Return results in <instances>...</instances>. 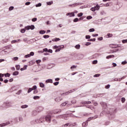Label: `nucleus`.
I'll list each match as a JSON object with an SVG mask.
<instances>
[{
    "label": "nucleus",
    "instance_id": "60",
    "mask_svg": "<svg viewBox=\"0 0 127 127\" xmlns=\"http://www.w3.org/2000/svg\"><path fill=\"white\" fill-rule=\"evenodd\" d=\"M88 41H96V39L94 38V39H90L89 40H88Z\"/></svg>",
    "mask_w": 127,
    "mask_h": 127
},
{
    "label": "nucleus",
    "instance_id": "55",
    "mask_svg": "<svg viewBox=\"0 0 127 127\" xmlns=\"http://www.w3.org/2000/svg\"><path fill=\"white\" fill-rule=\"evenodd\" d=\"M36 62L37 64H39L41 62V60H37L36 61Z\"/></svg>",
    "mask_w": 127,
    "mask_h": 127
},
{
    "label": "nucleus",
    "instance_id": "59",
    "mask_svg": "<svg viewBox=\"0 0 127 127\" xmlns=\"http://www.w3.org/2000/svg\"><path fill=\"white\" fill-rule=\"evenodd\" d=\"M71 104L73 105L75 104L76 103V100H73L71 101Z\"/></svg>",
    "mask_w": 127,
    "mask_h": 127
},
{
    "label": "nucleus",
    "instance_id": "7",
    "mask_svg": "<svg viewBox=\"0 0 127 127\" xmlns=\"http://www.w3.org/2000/svg\"><path fill=\"white\" fill-rule=\"evenodd\" d=\"M110 47H111V48H118L122 47V45L111 44L110 45Z\"/></svg>",
    "mask_w": 127,
    "mask_h": 127
},
{
    "label": "nucleus",
    "instance_id": "32",
    "mask_svg": "<svg viewBox=\"0 0 127 127\" xmlns=\"http://www.w3.org/2000/svg\"><path fill=\"white\" fill-rule=\"evenodd\" d=\"M101 76V74L97 73L94 75L93 77L94 78H98V77H100Z\"/></svg>",
    "mask_w": 127,
    "mask_h": 127
},
{
    "label": "nucleus",
    "instance_id": "54",
    "mask_svg": "<svg viewBox=\"0 0 127 127\" xmlns=\"http://www.w3.org/2000/svg\"><path fill=\"white\" fill-rule=\"evenodd\" d=\"M79 21V19L78 18H76L73 20V22H77Z\"/></svg>",
    "mask_w": 127,
    "mask_h": 127
},
{
    "label": "nucleus",
    "instance_id": "16",
    "mask_svg": "<svg viewBox=\"0 0 127 127\" xmlns=\"http://www.w3.org/2000/svg\"><path fill=\"white\" fill-rule=\"evenodd\" d=\"M62 60L64 61V62H66V61H69V58L68 57H64L62 58Z\"/></svg>",
    "mask_w": 127,
    "mask_h": 127
},
{
    "label": "nucleus",
    "instance_id": "23",
    "mask_svg": "<svg viewBox=\"0 0 127 127\" xmlns=\"http://www.w3.org/2000/svg\"><path fill=\"white\" fill-rule=\"evenodd\" d=\"M68 101H65L63 103H62L61 105V107H65V106H66V105L67 104H68Z\"/></svg>",
    "mask_w": 127,
    "mask_h": 127
},
{
    "label": "nucleus",
    "instance_id": "2",
    "mask_svg": "<svg viewBox=\"0 0 127 127\" xmlns=\"http://www.w3.org/2000/svg\"><path fill=\"white\" fill-rule=\"evenodd\" d=\"M35 28L34 25H32L31 26H27L25 27V29H22L21 30V33H24L25 32V30H29V29H31V30H33Z\"/></svg>",
    "mask_w": 127,
    "mask_h": 127
},
{
    "label": "nucleus",
    "instance_id": "11",
    "mask_svg": "<svg viewBox=\"0 0 127 127\" xmlns=\"http://www.w3.org/2000/svg\"><path fill=\"white\" fill-rule=\"evenodd\" d=\"M100 104L103 108H104V109H107V108H108V105H107V103L104 102H101Z\"/></svg>",
    "mask_w": 127,
    "mask_h": 127
},
{
    "label": "nucleus",
    "instance_id": "9",
    "mask_svg": "<svg viewBox=\"0 0 127 127\" xmlns=\"http://www.w3.org/2000/svg\"><path fill=\"white\" fill-rule=\"evenodd\" d=\"M59 113H61V110L60 109H56L55 110H53V111H52V112L51 113V114H59Z\"/></svg>",
    "mask_w": 127,
    "mask_h": 127
},
{
    "label": "nucleus",
    "instance_id": "14",
    "mask_svg": "<svg viewBox=\"0 0 127 127\" xmlns=\"http://www.w3.org/2000/svg\"><path fill=\"white\" fill-rule=\"evenodd\" d=\"M3 106L5 108H8V107H9V102H4L3 104Z\"/></svg>",
    "mask_w": 127,
    "mask_h": 127
},
{
    "label": "nucleus",
    "instance_id": "35",
    "mask_svg": "<svg viewBox=\"0 0 127 127\" xmlns=\"http://www.w3.org/2000/svg\"><path fill=\"white\" fill-rule=\"evenodd\" d=\"M77 68V65H73L70 67L71 70H73V69H76Z\"/></svg>",
    "mask_w": 127,
    "mask_h": 127
},
{
    "label": "nucleus",
    "instance_id": "21",
    "mask_svg": "<svg viewBox=\"0 0 127 127\" xmlns=\"http://www.w3.org/2000/svg\"><path fill=\"white\" fill-rule=\"evenodd\" d=\"M115 57V55H111L106 57V59H110V58H114Z\"/></svg>",
    "mask_w": 127,
    "mask_h": 127
},
{
    "label": "nucleus",
    "instance_id": "24",
    "mask_svg": "<svg viewBox=\"0 0 127 127\" xmlns=\"http://www.w3.org/2000/svg\"><path fill=\"white\" fill-rule=\"evenodd\" d=\"M116 109H113L112 110H110V111H109V114H110V115H112V114H115V113H116Z\"/></svg>",
    "mask_w": 127,
    "mask_h": 127
},
{
    "label": "nucleus",
    "instance_id": "51",
    "mask_svg": "<svg viewBox=\"0 0 127 127\" xmlns=\"http://www.w3.org/2000/svg\"><path fill=\"white\" fill-rule=\"evenodd\" d=\"M89 31V32H94V31H95V29L94 28L90 29Z\"/></svg>",
    "mask_w": 127,
    "mask_h": 127
},
{
    "label": "nucleus",
    "instance_id": "64",
    "mask_svg": "<svg viewBox=\"0 0 127 127\" xmlns=\"http://www.w3.org/2000/svg\"><path fill=\"white\" fill-rule=\"evenodd\" d=\"M122 43H124V44L125 43H127V39L122 40Z\"/></svg>",
    "mask_w": 127,
    "mask_h": 127
},
{
    "label": "nucleus",
    "instance_id": "58",
    "mask_svg": "<svg viewBox=\"0 0 127 127\" xmlns=\"http://www.w3.org/2000/svg\"><path fill=\"white\" fill-rule=\"evenodd\" d=\"M46 52H49V53H52V52H53V51H52V49H49L48 50V51Z\"/></svg>",
    "mask_w": 127,
    "mask_h": 127
},
{
    "label": "nucleus",
    "instance_id": "63",
    "mask_svg": "<svg viewBox=\"0 0 127 127\" xmlns=\"http://www.w3.org/2000/svg\"><path fill=\"white\" fill-rule=\"evenodd\" d=\"M72 127H77V123H74L72 124Z\"/></svg>",
    "mask_w": 127,
    "mask_h": 127
},
{
    "label": "nucleus",
    "instance_id": "6",
    "mask_svg": "<svg viewBox=\"0 0 127 127\" xmlns=\"http://www.w3.org/2000/svg\"><path fill=\"white\" fill-rule=\"evenodd\" d=\"M77 90H78V88H74L73 89L70 90L69 91L64 93L63 95H69V94H71V93H73V92H75V91H77Z\"/></svg>",
    "mask_w": 127,
    "mask_h": 127
},
{
    "label": "nucleus",
    "instance_id": "27",
    "mask_svg": "<svg viewBox=\"0 0 127 127\" xmlns=\"http://www.w3.org/2000/svg\"><path fill=\"white\" fill-rule=\"evenodd\" d=\"M70 127V124L69 123H67L65 125L62 126L61 127Z\"/></svg>",
    "mask_w": 127,
    "mask_h": 127
},
{
    "label": "nucleus",
    "instance_id": "34",
    "mask_svg": "<svg viewBox=\"0 0 127 127\" xmlns=\"http://www.w3.org/2000/svg\"><path fill=\"white\" fill-rule=\"evenodd\" d=\"M32 89L33 91L37 90V86L36 85H34L33 87L32 88Z\"/></svg>",
    "mask_w": 127,
    "mask_h": 127
},
{
    "label": "nucleus",
    "instance_id": "53",
    "mask_svg": "<svg viewBox=\"0 0 127 127\" xmlns=\"http://www.w3.org/2000/svg\"><path fill=\"white\" fill-rule=\"evenodd\" d=\"M60 40V38H55L53 40V41H59Z\"/></svg>",
    "mask_w": 127,
    "mask_h": 127
},
{
    "label": "nucleus",
    "instance_id": "56",
    "mask_svg": "<svg viewBox=\"0 0 127 127\" xmlns=\"http://www.w3.org/2000/svg\"><path fill=\"white\" fill-rule=\"evenodd\" d=\"M91 101H84L82 103L83 104H91Z\"/></svg>",
    "mask_w": 127,
    "mask_h": 127
},
{
    "label": "nucleus",
    "instance_id": "15",
    "mask_svg": "<svg viewBox=\"0 0 127 127\" xmlns=\"http://www.w3.org/2000/svg\"><path fill=\"white\" fill-rule=\"evenodd\" d=\"M21 41L20 39L18 40H14L11 41L12 44H13V43H18Z\"/></svg>",
    "mask_w": 127,
    "mask_h": 127
},
{
    "label": "nucleus",
    "instance_id": "8",
    "mask_svg": "<svg viewBox=\"0 0 127 127\" xmlns=\"http://www.w3.org/2000/svg\"><path fill=\"white\" fill-rule=\"evenodd\" d=\"M8 125H10V122L9 121H7L5 123L0 124V127H6V126H8Z\"/></svg>",
    "mask_w": 127,
    "mask_h": 127
},
{
    "label": "nucleus",
    "instance_id": "52",
    "mask_svg": "<svg viewBox=\"0 0 127 127\" xmlns=\"http://www.w3.org/2000/svg\"><path fill=\"white\" fill-rule=\"evenodd\" d=\"M13 60H14V61H17V60H18V57H14L13 59Z\"/></svg>",
    "mask_w": 127,
    "mask_h": 127
},
{
    "label": "nucleus",
    "instance_id": "40",
    "mask_svg": "<svg viewBox=\"0 0 127 127\" xmlns=\"http://www.w3.org/2000/svg\"><path fill=\"white\" fill-rule=\"evenodd\" d=\"M52 3H53V1H49V2H47V4L48 5H51V4H52Z\"/></svg>",
    "mask_w": 127,
    "mask_h": 127
},
{
    "label": "nucleus",
    "instance_id": "43",
    "mask_svg": "<svg viewBox=\"0 0 127 127\" xmlns=\"http://www.w3.org/2000/svg\"><path fill=\"white\" fill-rule=\"evenodd\" d=\"M22 91L21 90H18V91L17 93H16V95H20V94H21Z\"/></svg>",
    "mask_w": 127,
    "mask_h": 127
},
{
    "label": "nucleus",
    "instance_id": "19",
    "mask_svg": "<svg viewBox=\"0 0 127 127\" xmlns=\"http://www.w3.org/2000/svg\"><path fill=\"white\" fill-rule=\"evenodd\" d=\"M46 83H53V80L52 79H48L46 80Z\"/></svg>",
    "mask_w": 127,
    "mask_h": 127
},
{
    "label": "nucleus",
    "instance_id": "17",
    "mask_svg": "<svg viewBox=\"0 0 127 127\" xmlns=\"http://www.w3.org/2000/svg\"><path fill=\"white\" fill-rule=\"evenodd\" d=\"M36 115H37V111L36 110L33 111L32 112V116L34 117L35 116H36Z\"/></svg>",
    "mask_w": 127,
    "mask_h": 127
},
{
    "label": "nucleus",
    "instance_id": "33",
    "mask_svg": "<svg viewBox=\"0 0 127 127\" xmlns=\"http://www.w3.org/2000/svg\"><path fill=\"white\" fill-rule=\"evenodd\" d=\"M15 67H16V70L17 71L20 70V65H19L18 64H17V65H15Z\"/></svg>",
    "mask_w": 127,
    "mask_h": 127
},
{
    "label": "nucleus",
    "instance_id": "31",
    "mask_svg": "<svg viewBox=\"0 0 127 127\" xmlns=\"http://www.w3.org/2000/svg\"><path fill=\"white\" fill-rule=\"evenodd\" d=\"M103 96H105V93H101V94L97 95V97L98 98H102V97H103Z\"/></svg>",
    "mask_w": 127,
    "mask_h": 127
},
{
    "label": "nucleus",
    "instance_id": "49",
    "mask_svg": "<svg viewBox=\"0 0 127 127\" xmlns=\"http://www.w3.org/2000/svg\"><path fill=\"white\" fill-rule=\"evenodd\" d=\"M98 63V61L97 60H94L92 62V64H95Z\"/></svg>",
    "mask_w": 127,
    "mask_h": 127
},
{
    "label": "nucleus",
    "instance_id": "42",
    "mask_svg": "<svg viewBox=\"0 0 127 127\" xmlns=\"http://www.w3.org/2000/svg\"><path fill=\"white\" fill-rule=\"evenodd\" d=\"M41 5H42V4H41V3H39L37 4H36V7H39V6H41Z\"/></svg>",
    "mask_w": 127,
    "mask_h": 127
},
{
    "label": "nucleus",
    "instance_id": "41",
    "mask_svg": "<svg viewBox=\"0 0 127 127\" xmlns=\"http://www.w3.org/2000/svg\"><path fill=\"white\" fill-rule=\"evenodd\" d=\"M92 120H93V117H89V118H88L86 121L88 123V122H90V121H92Z\"/></svg>",
    "mask_w": 127,
    "mask_h": 127
},
{
    "label": "nucleus",
    "instance_id": "18",
    "mask_svg": "<svg viewBox=\"0 0 127 127\" xmlns=\"http://www.w3.org/2000/svg\"><path fill=\"white\" fill-rule=\"evenodd\" d=\"M82 126L83 127H88V122L87 121L83 122Z\"/></svg>",
    "mask_w": 127,
    "mask_h": 127
},
{
    "label": "nucleus",
    "instance_id": "10",
    "mask_svg": "<svg viewBox=\"0 0 127 127\" xmlns=\"http://www.w3.org/2000/svg\"><path fill=\"white\" fill-rule=\"evenodd\" d=\"M67 16H69V17H72L75 16V12H69L66 14Z\"/></svg>",
    "mask_w": 127,
    "mask_h": 127
},
{
    "label": "nucleus",
    "instance_id": "36",
    "mask_svg": "<svg viewBox=\"0 0 127 127\" xmlns=\"http://www.w3.org/2000/svg\"><path fill=\"white\" fill-rule=\"evenodd\" d=\"M64 45H60L59 47L55 46V48H64Z\"/></svg>",
    "mask_w": 127,
    "mask_h": 127
},
{
    "label": "nucleus",
    "instance_id": "38",
    "mask_svg": "<svg viewBox=\"0 0 127 127\" xmlns=\"http://www.w3.org/2000/svg\"><path fill=\"white\" fill-rule=\"evenodd\" d=\"M19 121L20 122H22L23 121V118H22V116H19Z\"/></svg>",
    "mask_w": 127,
    "mask_h": 127
},
{
    "label": "nucleus",
    "instance_id": "50",
    "mask_svg": "<svg viewBox=\"0 0 127 127\" xmlns=\"http://www.w3.org/2000/svg\"><path fill=\"white\" fill-rule=\"evenodd\" d=\"M127 64V61H124L122 62V65H126V64Z\"/></svg>",
    "mask_w": 127,
    "mask_h": 127
},
{
    "label": "nucleus",
    "instance_id": "4",
    "mask_svg": "<svg viewBox=\"0 0 127 127\" xmlns=\"http://www.w3.org/2000/svg\"><path fill=\"white\" fill-rule=\"evenodd\" d=\"M57 119H64V120H68L69 118L68 117V115H61L57 116Z\"/></svg>",
    "mask_w": 127,
    "mask_h": 127
},
{
    "label": "nucleus",
    "instance_id": "12",
    "mask_svg": "<svg viewBox=\"0 0 127 127\" xmlns=\"http://www.w3.org/2000/svg\"><path fill=\"white\" fill-rule=\"evenodd\" d=\"M63 100L62 97H57L55 99V102H57V103H59V102H61Z\"/></svg>",
    "mask_w": 127,
    "mask_h": 127
},
{
    "label": "nucleus",
    "instance_id": "62",
    "mask_svg": "<svg viewBox=\"0 0 127 127\" xmlns=\"http://www.w3.org/2000/svg\"><path fill=\"white\" fill-rule=\"evenodd\" d=\"M29 54H30V56H34V52H31Z\"/></svg>",
    "mask_w": 127,
    "mask_h": 127
},
{
    "label": "nucleus",
    "instance_id": "22",
    "mask_svg": "<svg viewBox=\"0 0 127 127\" xmlns=\"http://www.w3.org/2000/svg\"><path fill=\"white\" fill-rule=\"evenodd\" d=\"M18 74H19V72H18V71H15L13 72L12 75L13 76H17Z\"/></svg>",
    "mask_w": 127,
    "mask_h": 127
},
{
    "label": "nucleus",
    "instance_id": "13",
    "mask_svg": "<svg viewBox=\"0 0 127 127\" xmlns=\"http://www.w3.org/2000/svg\"><path fill=\"white\" fill-rule=\"evenodd\" d=\"M47 51H48V49L45 48V49H43V50L42 51H38V53H39L40 54L43 53L44 52H47Z\"/></svg>",
    "mask_w": 127,
    "mask_h": 127
},
{
    "label": "nucleus",
    "instance_id": "28",
    "mask_svg": "<svg viewBox=\"0 0 127 127\" xmlns=\"http://www.w3.org/2000/svg\"><path fill=\"white\" fill-rule=\"evenodd\" d=\"M34 100H39L40 99V97L38 96H34L33 97Z\"/></svg>",
    "mask_w": 127,
    "mask_h": 127
},
{
    "label": "nucleus",
    "instance_id": "30",
    "mask_svg": "<svg viewBox=\"0 0 127 127\" xmlns=\"http://www.w3.org/2000/svg\"><path fill=\"white\" fill-rule=\"evenodd\" d=\"M4 77H10V74L8 72H7L6 73H4Z\"/></svg>",
    "mask_w": 127,
    "mask_h": 127
},
{
    "label": "nucleus",
    "instance_id": "57",
    "mask_svg": "<svg viewBox=\"0 0 127 127\" xmlns=\"http://www.w3.org/2000/svg\"><path fill=\"white\" fill-rule=\"evenodd\" d=\"M29 57H30V54L26 55L24 57L25 58H29Z\"/></svg>",
    "mask_w": 127,
    "mask_h": 127
},
{
    "label": "nucleus",
    "instance_id": "48",
    "mask_svg": "<svg viewBox=\"0 0 127 127\" xmlns=\"http://www.w3.org/2000/svg\"><path fill=\"white\" fill-rule=\"evenodd\" d=\"M110 87H111V85L108 84L105 86V89H110Z\"/></svg>",
    "mask_w": 127,
    "mask_h": 127
},
{
    "label": "nucleus",
    "instance_id": "45",
    "mask_svg": "<svg viewBox=\"0 0 127 127\" xmlns=\"http://www.w3.org/2000/svg\"><path fill=\"white\" fill-rule=\"evenodd\" d=\"M43 37L46 39L47 38H49L50 36L48 35H45L43 36Z\"/></svg>",
    "mask_w": 127,
    "mask_h": 127
},
{
    "label": "nucleus",
    "instance_id": "25",
    "mask_svg": "<svg viewBox=\"0 0 127 127\" xmlns=\"http://www.w3.org/2000/svg\"><path fill=\"white\" fill-rule=\"evenodd\" d=\"M27 108H28V105H22L21 106V109H26Z\"/></svg>",
    "mask_w": 127,
    "mask_h": 127
},
{
    "label": "nucleus",
    "instance_id": "26",
    "mask_svg": "<svg viewBox=\"0 0 127 127\" xmlns=\"http://www.w3.org/2000/svg\"><path fill=\"white\" fill-rule=\"evenodd\" d=\"M39 85L41 88H44L45 87V85L42 82H40Z\"/></svg>",
    "mask_w": 127,
    "mask_h": 127
},
{
    "label": "nucleus",
    "instance_id": "37",
    "mask_svg": "<svg viewBox=\"0 0 127 127\" xmlns=\"http://www.w3.org/2000/svg\"><path fill=\"white\" fill-rule=\"evenodd\" d=\"M46 31H44V30H41L40 31V34H45V33H46Z\"/></svg>",
    "mask_w": 127,
    "mask_h": 127
},
{
    "label": "nucleus",
    "instance_id": "20",
    "mask_svg": "<svg viewBox=\"0 0 127 127\" xmlns=\"http://www.w3.org/2000/svg\"><path fill=\"white\" fill-rule=\"evenodd\" d=\"M100 5L97 4L95 6H94V9H95V10H99V9H100Z\"/></svg>",
    "mask_w": 127,
    "mask_h": 127
},
{
    "label": "nucleus",
    "instance_id": "29",
    "mask_svg": "<svg viewBox=\"0 0 127 127\" xmlns=\"http://www.w3.org/2000/svg\"><path fill=\"white\" fill-rule=\"evenodd\" d=\"M79 5V3H75L74 4L69 5V6L74 7V6H77V5Z\"/></svg>",
    "mask_w": 127,
    "mask_h": 127
},
{
    "label": "nucleus",
    "instance_id": "3",
    "mask_svg": "<svg viewBox=\"0 0 127 127\" xmlns=\"http://www.w3.org/2000/svg\"><path fill=\"white\" fill-rule=\"evenodd\" d=\"M12 51H13V49L12 48H6L4 50H2L1 52L3 54H8V53H10Z\"/></svg>",
    "mask_w": 127,
    "mask_h": 127
},
{
    "label": "nucleus",
    "instance_id": "5",
    "mask_svg": "<svg viewBox=\"0 0 127 127\" xmlns=\"http://www.w3.org/2000/svg\"><path fill=\"white\" fill-rule=\"evenodd\" d=\"M75 56H76V59H78V60H81V59L84 58V55L83 54H75Z\"/></svg>",
    "mask_w": 127,
    "mask_h": 127
},
{
    "label": "nucleus",
    "instance_id": "44",
    "mask_svg": "<svg viewBox=\"0 0 127 127\" xmlns=\"http://www.w3.org/2000/svg\"><path fill=\"white\" fill-rule=\"evenodd\" d=\"M32 90V88H29L27 93L28 94H29V93H30Z\"/></svg>",
    "mask_w": 127,
    "mask_h": 127
},
{
    "label": "nucleus",
    "instance_id": "47",
    "mask_svg": "<svg viewBox=\"0 0 127 127\" xmlns=\"http://www.w3.org/2000/svg\"><path fill=\"white\" fill-rule=\"evenodd\" d=\"M53 84L54 86H58V85L59 84V81H57L56 82H54Z\"/></svg>",
    "mask_w": 127,
    "mask_h": 127
},
{
    "label": "nucleus",
    "instance_id": "46",
    "mask_svg": "<svg viewBox=\"0 0 127 127\" xmlns=\"http://www.w3.org/2000/svg\"><path fill=\"white\" fill-rule=\"evenodd\" d=\"M83 16V13L82 12H80L77 14V16H78V17H81V16Z\"/></svg>",
    "mask_w": 127,
    "mask_h": 127
},
{
    "label": "nucleus",
    "instance_id": "39",
    "mask_svg": "<svg viewBox=\"0 0 127 127\" xmlns=\"http://www.w3.org/2000/svg\"><path fill=\"white\" fill-rule=\"evenodd\" d=\"M122 103H125L126 102V98L125 97H122L121 98Z\"/></svg>",
    "mask_w": 127,
    "mask_h": 127
},
{
    "label": "nucleus",
    "instance_id": "61",
    "mask_svg": "<svg viewBox=\"0 0 127 127\" xmlns=\"http://www.w3.org/2000/svg\"><path fill=\"white\" fill-rule=\"evenodd\" d=\"M61 50V49L60 48L56 49L55 50V52H59Z\"/></svg>",
    "mask_w": 127,
    "mask_h": 127
},
{
    "label": "nucleus",
    "instance_id": "1",
    "mask_svg": "<svg viewBox=\"0 0 127 127\" xmlns=\"http://www.w3.org/2000/svg\"><path fill=\"white\" fill-rule=\"evenodd\" d=\"M36 123L41 124L44 123V122H47V123L51 122V115H48L46 116L41 117L40 119L36 120Z\"/></svg>",
    "mask_w": 127,
    "mask_h": 127
}]
</instances>
